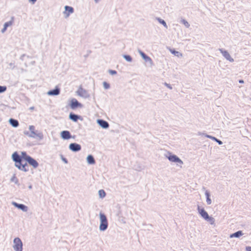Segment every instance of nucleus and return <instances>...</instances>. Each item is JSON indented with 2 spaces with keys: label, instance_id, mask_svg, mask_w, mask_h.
I'll return each mask as SVG.
<instances>
[{
  "label": "nucleus",
  "instance_id": "nucleus-21",
  "mask_svg": "<svg viewBox=\"0 0 251 251\" xmlns=\"http://www.w3.org/2000/svg\"><path fill=\"white\" fill-rule=\"evenodd\" d=\"M87 162L90 164H94L95 163V159L93 156L89 155L87 158Z\"/></svg>",
  "mask_w": 251,
  "mask_h": 251
},
{
  "label": "nucleus",
  "instance_id": "nucleus-35",
  "mask_svg": "<svg viewBox=\"0 0 251 251\" xmlns=\"http://www.w3.org/2000/svg\"><path fill=\"white\" fill-rule=\"evenodd\" d=\"M30 2H31L32 3H34L37 0H29Z\"/></svg>",
  "mask_w": 251,
  "mask_h": 251
},
{
  "label": "nucleus",
  "instance_id": "nucleus-1",
  "mask_svg": "<svg viewBox=\"0 0 251 251\" xmlns=\"http://www.w3.org/2000/svg\"><path fill=\"white\" fill-rule=\"evenodd\" d=\"M30 156L25 152H22L20 156L17 152H15L12 154V159L15 162V166L19 169L26 172L28 170V166L26 162L24 163V160L27 161Z\"/></svg>",
  "mask_w": 251,
  "mask_h": 251
},
{
  "label": "nucleus",
  "instance_id": "nucleus-18",
  "mask_svg": "<svg viewBox=\"0 0 251 251\" xmlns=\"http://www.w3.org/2000/svg\"><path fill=\"white\" fill-rule=\"evenodd\" d=\"M199 135H204L207 138L211 139L212 140L215 141V142H217V141L218 140V139L216 138V137H215L214 136H212L209 135H207L206 134H204V133H202L200 132V133H199Z\"/></svg>",
  "mask_w": 251,
  "mask_h": 251
},
{
  "label": "nucleus",
  "instance_id": "nucleus-5",
  "mask_svg": "<svg viewBox=\"0 0 251 251\" xmlns=\"http://www.w3.org/2000/svg\"><path fill=\"white\" fill-rule=\"evenodd\" d=\"M219 50L226 59L229 61L230 62H234V59L231 56L229 52L226 50H225L223 49H219Z\"/></svg>",
  "mask_w": 251,
  "mask_h": 251
},
{
  "label": "nucleus",
  "instance_id": "nucleus-40",
  "mask_svg": "<svg viewBox=\"0 0 251 251\" xmlns=\"http://www.w3.org/2000/svg\"><path fill=\"white\" fill-rule=\"evenodd\" d=\"M64 161H65L66 163H67V161L65 159H64Z\"/></svg>",
  "mask_w": 251,
  "mask_h": 251
},
{
  "label": "nucleus",
  "instance_id": "nucleus-25",
  "mask_svg": "<svg viewBox=\"0 0 251 251\" xmlns=\"http://www.w3.org/2000/svg\"><path fill=\"white\" fill-rule=\"evenodd\" d=\"M140 54L142 57L146 60V61H151V59L150 57L146 55L144 52L141 51Z\"/></svg>",
  "mask_w": 251,
  "mask_h": 251
},
{
  "label": "nucleus",
  "instance_id": "nucleus-17",
  "mask_svg": "<svg viewBox=\"0 0 251 251\" xmlns=\"http://www.w3.org/2000/svg\"><path fill=\"white\" fill-rule=\"evenodd\" d=\"M9 122L10 124L14 127H17L19 126V122L16 120L10 119Z\"/></svg>",
  "mask_w": 251,
  "mask_h": 251
},
{
  "label": "nucleus",
  "instance_id": "nucleus-22",
  "mask_svg": "<svg viewBox=\"0 0 251 251\" xmlns=\"http://www.w3.org/2000/svg\"><path fill=\"white\" fill-rule=\"evenodd\" d=\"M12 25V21H9V22L5 23L4 24L3 28L1 30V32L3 33L4 32L6 31L7 27L11 25Z\"/></svg>",
  "mask_w": 251,
  "mask_h": 251
},
{
  "label": "nucleus",
  "instance_id": "nucleus-39",
  "mask_svg": "<svg viewBox=\"0 0 251 251\" xmlns=\"http://www.w3.org/2000/svg\"><path fill=\"white\" fill-rule=\"evenodd\" d=\"M172 158H172L171 156H170V157H169V160H171Z\"/></svg>",
  "mask_w": 251,
  "mask_h": 251
},
{
  "label": "nucleus",
  "instance_id": "nucleus-6",
  "mask_svg": "<svg viewBox=\"0 0 251 251\" xmlns=\"http://www.w3.org/2000/svg\"><path fill=\"white\" fill-rule=\"evenodd\" d=\"M173 161L174 163H176L177 170H179L182 168L183 163L176 155H174Z\"/></svg>",
  "mask_w": 251,
  "mask_h": 251
},
{
  "label": "nucleus",
  "instance_id": "nucleus-29",
  "mask_svg": "<svg viewBox=\"0 0 251 251\" xmlns=\"http://www.w3.org/2000/svg\"><path fill=\"white\" fill-rule=\"evenodd\" d=\"M6 90V87L5 86H0V93L3 92Z\"/></svg>",
  "mask_w": 251,
  "mask_h": 251
},
{
  "label": "nucleus",
  "instance_id": "nucleus-20",
  "mask_svg": "<svg viewBox=\"0 0 251 251\" xmlns=\"http://www.w3.org/2000/svg\"><path fill=\"white\" fill-rule=\"evenodd\" d=\"M199 135H204L207 138L211 139L212 140L215 141V142H217V141L218 140V139L216 138V137H215L214 136H212L209 135H207L206 134H204V133H202L200 132V133H199Z\"/></svg>",
  "mask_w": 251,
  "mask_h": 251
},
{
  "label": "nucleus",
  "instance_id": "nucleus-2",
  "mask_svg": "<svg viewBox=\"0 0 251 251\" xmlns=\"http://www.w3.org/2000/svg\"><path fill=\"white\" fill-rule=\"evenodd\" d=\"M198 211L199 214L206 221L209 222L211 225H214L215 223V219L214 218L210 217L208 214L207 212L203 208H201L200 206H198Z\"/></svg>",
  "mask_w": 251,
  "mask_h": 251
},
{
  "label": "nucleus",
  "instance_id": "nucleus-36",
  "mask_svg": "<svg viewBox=\"0 0 251 251\" xmlns=\"http://www.w3.org/2000/svg\"><path fill=\"white\" fill-rule=\"evenodd\" d=\"M81 91H82V89H81V90H79L78 91L77 93L79 95H81V94H80V92Z\"/></svg>",
  "mask_w": 251,
  "mask_h": 251
},
{
  "label": "nucleus",
  "instance_id": "nucleus-32",
  "mask_svg": "<svg viewBox=\"0 0 251 251\" xmlns=\"http://www.w3.org/2000/svg\"><path fill=\"white\" fill-rule=\"evenodd\" d=\"M109 72L111 75H115L117 74V72L114 70H109Z\"/></svg>",
  "mask_w": 251,
  "mask_h": 251
},
{
  "label": "nucleus",
  "instance_id": "nucleus-33",
  "mask_svg": "<svg viewBox=\"0 0 251 251\" xmlns=\"http://www.w3.org/2000/svg\"><path fill=\"white\" fill-rule=\"evenodd\" d=\"M217 142L219 145H222V144H223V142H222L221 140H219V139H218V140L217 141V142Z\"/></svg>",
  "mask_w": 251,
  "mask_h": 251
},
{
  "label": "nucleus",
  "instance_id": "nucleus-30",
  "mask_svg": "<svg viewBox=\"0 0 251 251\" xmlns=\"http://www.w3.org/2000/svg\"><path fill=\"white\" fill-rule=\"evenodd\" d=\"M158 21L161 23L162 24V25H163L165 26H166V24L165 23V22L163 20H161V19H157Z\"/></svg>",
  "mask_w": 251,
  "mask_h": 251
},
{
  "label": "nucleus",
  "instance_id": "nucleus-8",
  "mask_svg": "<svg viewBox=\"0 0 251 251\" xmlns=\"http://www.w3.org/2000/svg\"><path fill=\"white\" fill-rule=\"evenodd\" d=\"M81 148V146L76 143H71L69 145V149L73 151H79Z\"/></svg>",
  "mask_w": 251,
  "mask_h": 251
},
{
  "label": "nucleus",
  "instance_id": "nucleus-26",
  "mask_svg": "<svg viewBox=\"0 0 251 251\" xmlns=\"http://www.w3.org/2000/svg\"><path fill=\"white\" fill-rule=\"evenodd\" d=\"M174 55L177 56L178 58H181L183 56L181 52H180L179 51H175L174 50Z\"/></svg>",
  "mask_w": 251,
  "mask_h": 251
},
{
  "label": "nucleus",
  "instance_id": "nucleus-27",
  "mask_svg": "<svg viewBox=\"0 0 251 251\" xmlns=\"http://www.w3.org/2000/svg\"><path fill=\"white\" fill-rule=\"evenodd\" d=\"M99 194L100 198H104L105 196V192L103 190H100L99 191Z\"/></svg>",
  "mask_w": 251,
  "mask_h": 251
},
{
  "label": "nucleus",
  "instance_id": "nucleus-41",
  "mask_svg": "<svg viewBox=\"0 0 251 251\" xmlns=\"http://www.w3.org/2000/svg\"><path fill=\"white\" fill-rule=\"evenodd\" d=\"M99 0H95V1H96V2H97V1H99Z\"/></svg>",
  "mask_w": 251,
  "mask_h": 251
},
{
  "label": "nucleus",
  "instance_id": "nucleus-13",
  "mask_svg": "<svg viewBox=\"0 0 251 251\" xmlns=\"http://www.w3.org/2000/svg\"><path fill=\"white\" fill-rule=\"evenodd\" d=\"M98 123L102 127L104 128H106L109 126L108 123L107 122L103 121L102 120H99L98 121Z\"/></svg>",
  "mask_w": 251,
  "mask_h": 251
},
{
  "label": "nucleus",
  "instance_id": "nucleus-9",
  "mask_svg": "<svg viewBox=\"0 0 251 251\" xmlns=\"http://www.w3.org/2000/svg\"><path fill=\"white\" fill-rule=\"evenodd\" d=\"M65 9V11L64 12V14L66 17H68L71 14L74 12V9L72 7L66 6Z\"/></svg>",
  "mask_w": 251,
  "mask_h": 251
},
{
  "label": "nucleus",
  "instance_id": "nucleus-7",
  "mask_svg": "<svg viewBox=\"0 0 251 251\" xmlns=\"http://www.w3.org/2000/svg\"><path fill=\"white\" fill-rule=\"evenodd\" d=\"M70 106L72 109H75L77 107H82V105L75 99H73L71 100Z\"/></svg>",
  "mask_w": 251,
  "mask_h": 251
},
{
  "label": "nucleus",
  "instance_id": "nucleus-15",
  "mask_svg": "<svg viewBox=\"0 0 251 251\" xmlns=\"http://www.w3.org/2000/svg\"><path fill=\"white\" fill-rule=\"evenodd\" d=\"M243 235V233L242 231L241 230H239L233 234H230V238H234V237L239 238Z\"/></svg>",
  "mask_w": 251,
  "mask_h": 251
},
{
  "label": "nucleus",
  "instance_id": "nucleus-11",
  "mask_svg": "<svg viewBox=\"0 0 251 251\" xmlns=\"http://www.w3.org/2000/svg\"><path fill=\"white\" fill-rule=\"evenodd\" d=\"M12 204L23 211H26L27 210V207L23 204H18L15 202H13Z\"/></svg>",
  "mask_w": 251,
  "mask_h": 251
},
{
  "label": "nucleus",
  "instance_id": "nucleus-14",
  "mask_svg": "<svg viewBox=\"0 0 251 251\" xmlns=\"http://www.w3.org/2000/svg\"><path fill=\"white\" fill-rule=\"evenodd\" d=\"M205 195L206 198V203L208 205H210L212 203V201L211 199L210 198V194L208 190H206L205 192Z\"/></svg>",
  "mask_w": 251,
  "mask_h": 251
},
{
  "label": "nucleus",
  "instance_id": "nucleus-16",
  "mask_svg": "<svg viewBox=\"0 0 251 251\" xmlns=\"http://www.w3.org/2000/svg\"><path fill=\"white\" fill-rule=\"evenodd\" d=\"M59 89L58 88H56L54 90L49 91L48 94L49 95H57L59 94Z\"/></svg>",
  "mask_w": 251,
  "mask_h": 251
},
{
  "label": "nucleus",
  "instance_id": "nucleus-12",
  "mask_svg": "<svg viewBox=\"0 0 251 251\" xmlns=\"http://www.w3.org/2000/svg\"><path fill=\"white\" fill-rule=\"evenodd\" d=\"M27 162H28V163L30 165L32 166L34 168H36L38 166V162L31 157L29 158V159Z\"/></svg>",
  "mask_w": 251,
  "mask_h": 251
},
{
  "label": "nucleus",
  "instance_id": "nucleus-4",
  "mask_svg": "<svg viewBox=\"0 0 251 251\" xmlns=\"http://www.w3.org/2000/svg\"><path fill=\"white\" fill-rule=\"evenodd\" d=\"M14 244L13 248L16 251H22L23 244L20 238H15L14 240Z\"/></svg>",
  "mask_w": 251,
  "mask_h": 251
},
{
  "label": "nucleus",
  "instance_id": "nucleus-34",
  "mask_svg": "<svg viewBox=\"0 0 251 251\" xmlns=\"http://www.w3.org/2000/svg\"><path fill=\"white\" fill-rule=\"evenodd\" d=\"M246 249V251H251V247H247Z\"/></svg>",
  "mask_w": 251,
  "mask_h": 251
},
{
  "label": "nucleus",
  "instance_id": "nucleus-3",
  "mask_svg": "<svg viewBox=\"0 0 251 251\" xmlns=\"http://www.w3.org/2000/svg\"><path fill=\"white\" fill-rule=\"evenodd\" d=\"M100 229L102 231L106 230L108 226V221L105 215L100 213Z\"/></svg>",
  "mask_w": 251,
  "mask_h": 251
},
{
  "label": "nucleus",
  "instance_id": "nucleus-10",
  "mask_svg": "<svg viewBox=\"0 0 251 251\" xmlns=\"http://www.w3.org/2000/svg\"><path fill=\"white\" fill-rule=\"evenodd\" d=\"M61 136L63 139H69L72 136L69 131L64 130L61 132Z\"/></svg>",
  "mask_w": 251,
  "mask_h": 251
},
{
  "label": "nucleus",
  "instance_id": "nucleus-28",
  "mask_svg": "<svg viewBox=\"0 0 251 251\" xmlns=\"http://www.w3.org/2000/svg\"><path fill=\"white\" fill-rule=\"evenodd\" d=\"M124 57L127 61H129V62H131L132 61V58L131 57L129 56V55H124Z\"/></svg>",
  "mask_w": 251,
  "mask_h": 251
},
{
  "label": "nucleus",
  "instance_id": "nucleus-24",
  "mask_svg": "<svg viewBox=\"0 0 251 251\" xmlns=\"http://www.w3.org/2000/svg\"><path fill=\"white\" fill-rule=\"evenodd\" d=\"M180 23L182 24L186 28H189L190 27V24L185 19H181Z\"/></svg>",
  "mask_w": 251,
  "mask_h": 251
},
{
  "label": "nucleus",
  "instance_id": "nucleus-19",
  "mask_svg": "<svg viewBox=\"0 0 251 251\" xmlns=\"http://www.w3.org/2000/svg\"><path fill=\"white\" fill-rule=\"evenodd\" d=\"M199 135H204L207 138L211 139L212 140L215 141V142H217V141L218 140V139L216 138V137H215L214 136H212L209 135H207L206 134H204V133H202L200 132V133H199Z\"/></svg>",
  "mask_w": 251,
  "mask_h": 251
},
{
  "label": "nucleus",
  "instance_id": "nucleus-38",
  "mask_svg": "<svg viewBox=\"0 0 251 251\" xmlns=\"http://www.w3.org/2000/svg\"><path fill=\"white\" fill-rule=\"evenodd\" d=\"M33 128H34V126H30V127H29V129L30 130L33 129Z\"/></svg>",
  "mask_w": 251,
  "mask_h": 251
},
{
  "label": "nucleus",
  "instance_id": "nucleus-37",
  "mask_svg": "<svg viewBox=\"0 0 251 251\" xmlns=\"http://www.w3.org/2000/svg\"><path fill=\"white\" fill-rule=\"evenodd\" d=\"M239 82L240 83H243L244 82L243 80H239Z\"/></svg>",
  "mask_w": 251,
  "mask_h": 251
},
{
  "label": "nucleus",
  "instance_id": "nucleus-31",
  "mask_svg": "<svg viewBox=\"0 0 251 251\" xmlns=\"http://www.w3.org/2000/svg\"><path fill=\"white\" fill-rule=\"evenodd\" d=\"M103 86L105 88V89H108L109 88V84L108 83H107V82H104L103 83Z\"/></svg>",
  "mask_w": 251,
  "mask_h": 251
},
{
  "label": "nucleus",
  "instance_id": "nucleus-23",
  "mask_svg": "<svg viewBox=\"0 0 251 251\" xmlns=\"http://www.w3.org/2000/svg\"><path fill=\"white\" fill-rule=\"evenodd\" d=\"M70 118L74 121V122H76L79 119V117L75 114L71 113L69 116Z\"/></svg>",
  "mask_w": 251,
  "mask_h": 251
}]
</instances>
